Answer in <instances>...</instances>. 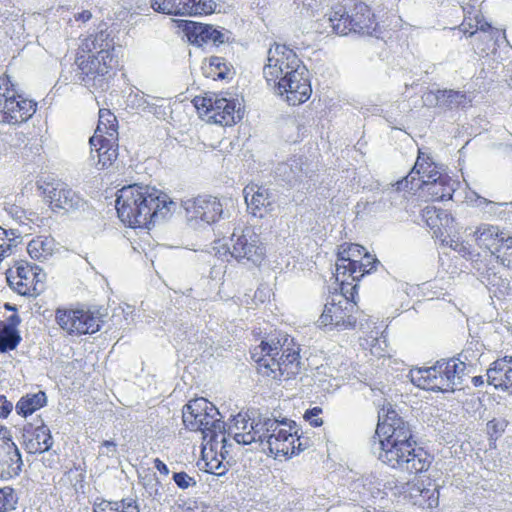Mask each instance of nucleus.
<instances>
[{"mask_svg":"<svg viewBox=\"0 0 512 512\" xmlns=\"http://www.w3.org/2000/svg\"><path fill=\"white\" fill-rule=\"evenodd\" d=\"M263 76L278 95H286L290 105L304 103L311 95L307 68L296 52L285 44L275 42L270 46Z\"/></svg>","mask_w":512,"mask_h":512,"instance_id":"1","label":"nucleus"},{"mask_svg":"<svg viewBox=\"0 0 512 512\" xmlns=\"http://www.w3.org/2000/svg\"><path fill=\"white\" fill-rule=\"evenodd\" d=\"M176 203L167 194L148 185L132 184L117 192L119 219L131 228H150L171 214Z\"/></svg>","mask_w":512,"mask_h":512,"instance_id":"2","label":"nucleus"},{"mask_svg":"<svg viewBox=\"0 0 512 512\" xmlns=\"http://www.w3.org/2000/svg\"><path fill=\"white\" fill-rule=\"evenodd\" d=\"M257 369L263 376L275 380H288L302 370L300 345L287 333L270 335L251 352Z\"/></svg>","mask_w":512,"mask_h":512,"instance_id":"3","label":"nucleus"},{"mask_svg":"<svg viewBox=\"0 0 512 512\" xmlns=\"http://www.w3.org/2000/svg\"><path fill=\"white\" fill-rule=\"evenodd\" d=\"M466 364L458 358L437 361L428 368L411 371V381L424 390L450 392L462 384Z\"/></svg>","mask_w":512,"mask_h":512,"instance_id":"4","label":"nucleus"},{"mask_svg":"<svg viewBox=\"0 0 512 512\" xmlns=\"http://www.w3.org/2000/svg\"><path fill=\"white\" fill-rule=\"evenodd\" d=\"M416 442L389 443L379 441L378 459L394 469L418 474L426 471L431 458L422 448H415Z\"/></svg>","mask_w":512,"mask_h":512,"instance_id":"5","label":"nucleus"},{"mask_svg":"<svg viewBox=\"0 0 512 512\" xmlns=\"http://www.w3.org/2000/svg\"><path fill=\"white\" fill-rule=\"evenodd\" d=\"M326 21L333 32L338 35H347L348 32L371 34L375 29L374 16L370 8L363 2L355 3L350 12L341 4L331 8Z\"/></svg>","mask_w":512,"mask_h":512,"instance_id":"6","label":"nucleus"},{"mask_svg":"<svg viewBox=\"0 0 512 512\" xmlns=\"http://www.w3.org/2000/svg\"><path fill=\"white\" fill-rule=\"evenodd\" d=\"M36 107V102L18 94L8 76L0 77V124H22L34 115Z\"/></svg>","mask_w":512,"mask_h":512,"instance_id":"7","label":"nucleus"},{"mask_svg":"<svg viewBox=\"0 0 512 512\" xmlns=\"http://www.w3.org/2000/svg\"><path fill=\"white\" fill-rule=\"evenodd\" d=\"M184 425L191 431H200L203 439L207 440L210 448L215 453H219L222 459L229 455V448L232 443L226 438L225 422L221 420V415L206 411L195 416L188 415L184 420Z\"/></svg>","mask_w":512,"mask_h":512,"instance_id":"8","label":"nucleus"},{"mask_svg":"<svg viewBox=\"0 0 512 512\" xmlns=\"http://www.w3.org/2000/svg\"><path fill=\"white\" fill-rule=\"evenodd\" d=\"M193 103L200 114L207 116L209 122L221 126H232L243 117L241 104L235 99L211 94L195 97Z\"/></svg>","mask_w":512,"mask_h":512,"instance_id":"9","label":"nucleus"},{"mask_svg":"<svg viewBox=\"0 0 512 512\" xmlns=\"http://www.w3.org/2000/svg\"><path fill=\"white\" fill-rule=\"evenodd\" d=\"M77 65L76 79L90 91H104L108 88L109 70L111 62L101 60L95 54L78 55L75 61Z\"/></svg>","mask_w":512,"mask_h":512,"instance_id":"10","label":"nucleus"},{"mask_svg":"<svg viewBox=\"0 0 512 512\" xmlns=\"http://www.w3.org/2000/svg\"><path fill=\"white\" fill-rule=\"evenodd\" d=\"M227 249L231 257L238 262H247L255 266L260 265L265 256L260 236L251 227H245L240 234L234 232Z\"/></svg>","mask_w":512,"mask_h":512,"instance_id":"11","label":"nucleus"},{"mask_svg":"<svg viewBox=\"0 0 512 512\" xmlns=\"http://www.w3.org/2000/svg\"><path fill=\"white\" fill-rule=\"evenodd\" d=\"M61 329L70 335L93 334L100 330L103 320L99 312L83 309H61L55 313Z\"/></svg>","mask_w":512,"mask_h":512,"instance_id":"12","label":"nucleus"},{"mask_svg":"<svg viewBox=\"0 0 512 512\" xmlns=\"http://www.w3.org/2000/svg\"><path fill=\"white\" fill-rule=\"evenodd\" d=\"M45 273L36 265L27 262H19L15 267V273L9 270L7 281L9 286L22 296H36L43 290Z\"/></svg>","mask_w":512,"mask_h":512,"instance_id":"13","label":"nucleus"},{"mask_svg":"<svg viewBox=\"0 0 512 512\" xmlns=\"http://www.w3.org/2000/svg\"><path fill=\"white\" fill-rule=\"evenodd\" d=\"M44 195L49 201L50 208L54 211L74 213L85 211L87 202L66 183H47Z\"/></svg>","mask_w":512,"mask_h":512,"instance_id":"14","label":"nucleus"},{"mask_svg":"<svg viewBox=\"0 0 512 512\" xmlns=\"http://www.w3.org/2000/svg\"><path fill=\"white\" fill-rule=\"evenodd\" d=\"M355 303L349 302L347 298H342L335 302H327L324 305L322 314L317 324L319 327L336 328L337 330H350L356 326V317L353 316Z\"/></svg>","mask_w":512,"mask_h":512,"instance_id":"15","label":"nucleus"},{"mask_svg":"<svg viewBox=\"0 0 512 512\" xmlns=\"http://www.w3.org/2000/svg\"><path fill=\"white\" fill-rule=\"evenodd\" d=\"M187 220L197 224L201 222L206 225L215 223L223 217V204L217 197L198 196L183 202Z\"/></svg>","mask_w":512,"mask_h":512,"instance_id":"16","label":"nucleus"},{"mask_svg":"<svg viewBox=\"0 0 512 512\" xmlns=\"http://www.w3.org/2000/svg\"><path fill=\"white\" fill-rule=\"evenodd\" d=\"M385 414V419L378 423L376 433L383 437L380 441H389V443L414 442L412 440V430L410 424L402 417L398 416L395 410L384 408L379 412V421Z\"/></svg>","mask_w":512,"mask_h":512,"instance_id":"17","label":"nucleus"},{"mask_svg":"<svg viewBox=\"0 0 512 512\" xmlns=\"http://www.w3.org/2000/svg\"><path fill=\"white\" fill-rule=\"evenodd\" d=\"M295 427L296 423L292 420H288V425L278 429L277 434H270L267 440V450L269 453L277 457L294 454L296 448L298 451L304 450V448L301 447L300 436Z\"/></svg>","mask_w":512,"mask_h":512,"instance_id":"18","label":"nucleus"},{"mask_svg":"<svg viewBox=\"0 0 512 512\" xmlns=\"http://www.w3.org/2000/svg\"><path fill=\"white\" fill-rule=\"evenodd\" d=\"M275 173L278 178L290 186H302L303 189L310 188L309 182L313 176V171L309 169L306 160L301 156L279 163Z\"/></svg>","mask_w":512,"mask_h":512,"instance_id":"19","label":"nucleus"},{"mask_svg":"<svg viewBox=\"0 0 512 512\" xmlns=\"http://www.w3.org/2000/svg\"><path fill=\"white\" fill-rule=\"evenodd\" d=\"M438 175H442V173L438 170L437 165L431 161L429 156H425L424 153L419 152L418 158L408 175L397 181L394 185L398 191H417L420 189L417 182L421 180H433V178H437Z\"/></svg>","mask_w":512,"mask_h":512,"instance_id":"20","label":"nucleus"},{"mask_svg":"<svg viewBox=\"0 0 512 512\" xmlns=\"http://www.w3.org/2000/svg\"><path fill=\"white\" fill-rule=\"evenodd\" d=\"M183 31L185 32L189 42L198 47H202L207 44L218 46L226 41L225 34L210 24L187 21L184 25Z\"/></svg>","mask_w":512,"mask_h":512,"instance_id":"21","label":"nucleus"},{"mask_svg":"<svg viewBox=\"0 0 512 512\" xmlns=\"http://www.w3.org/2000/svg\"><path fill=\"white\" fill-rule=\"evenodd\" d=\"M244 198L250 213L258 218H263L274 210L275 196L267 188L247 186L244 188Z\"/></svg>","mask_w":512,"mask_h":512,"instance_id":"22","label":"nucleus"},{"mask_svg":"<svg viewBox=\"0 0 512 512\" xmlns=\"http://www.w3.org/2000/svg\"><path fill=\"white\" fill-rule=\"evenodd\" d=\"M117 140L104 137L102 134L90 138L91 158H97V165H100L101 169L109 167L117 159Z\"/></svg>","mask_w":512,"mask_h":512,"instance_id":"23","label":"nucleus"},{"mask_svg":"<svg viewBox=\"0 0 512 512\" xmlns=\"http://www.w3.org/2000/svg\"><path fill=\"white\" fill-rule=\"evenodd\" d=\"M488 383L495 388L512 387V356H504L494 361L487 370Z\"/></svg>","mask_w":512,"mask_h":512,"instance_id":"24","label":"nucleus"},{"mask_svg":"<svg viewBox=\"0 0 512 512\" xmlns=\"http://www.w3.org/2000/svg\"><path fill=\"white\" fill-rule=\"evenodd\" d=\"M418 187L430 196L433 201L451 199L454 191L450 178L447 175H438L433 180H421L417 182Z\"/></svg>","mask_w":512,"mask_h":512,"instance_id":"25","label":"nucleus"},{"mask_svg":"<svg viewBox=\"0 0 512 512\" xmlns=\"http://www.w3.org/2000/svg\"><path fill=\"white\" fill-rule=\"evenodd\" d=\"M114 50L113 40L106 31H100L93 38H88L82 44V51L88 54L99 56L101 60L113 61L112 51Z\"/></svg>","mask_w":512,"mask_h":512,"instance_id":"26","label":"nucleus"},{"mask_svg":"<svg viewBox=\"0 0 512 512\" xmlns=\"http://www.w3.org/2000/svg\"><path fill=\"white\" fill-rule=\"evenodd\" d=\"M470 230L471 235L477 245L481 248L489 250L492 254L496 250L497 245L502 241V237L505 236L503 232H500L497 226L491 224H481L474 231L471 228L466 229V232Z\"/></svg>","mask_w":512,"mask_h":512,"instance_id":"27","label":"nucleus"},{"mask_svg":"<svg viewBox=\"0 0 512 512\" xmlns=\"http://www.w3.org/2000/svg\"><path fill=\"white\" fill-rule=\"evenodd\" d=\"M21 453L15 443L7 445V451L0 459V479L9 480L18 476L22 470Z\"/></svg>","mask_w":512,"mask_h":512,"instance_id":"28","label":"nucleus"},{"mask_svg":"<svg viewBox=\"0 0 512 512\" xmlns=\"http://www.w3.org/2000/svg\"><path fill=\"white\" fill-rule=\"evenodd\" d=\"M253 430V420L241 413L233 417L229 425L226 437H232L237 444L249 445L254 443V437L251 435Z\"/></svg>","mask_w":512,"mask_h":512,"instance_id":"29","label":"nucleus"},{"mask_svg":"<svg viewBox=\"0 0 512 512\" xmlns=\"http://www.w3.org/2000/svg\"><path fill=\"white\" fill-rule=\"evenodd\" d=\"M364 247L358 244H351L348 250H343L339 253L337 270L344 269V273L348 272L353 280H359L361 274V263L360 261L353 259L352 257L357 254H361L364 251Z\"/></svg>","mask_w":512,"mask_h":512,"instance_id":"30","label":"nucleus"},{"mask_svg":"<svg viewBox=\"0 0 512 512\" xmlns=\"http://www.w3.org/2000/svg\"><path fill=\"white\" fill-rule=\"evenodd\" d=\"M53 446V438L49 428L40 420V425L36 426L33 432V438L26 443L29 453L48 452Z\"/></svg>","mask_w":512,"mask_h":512,"instance_id":"31","label":"nucleus"},{"mask_svg":"<svg viewBox=\"0 0 512 512\" xmlns=\"http://www.w3.org/2000/svg\"><path fill=\"white\" fill-rule=\"evenodd\" d=\"M422 216L427 226L433 230L436 236L442 234V228L446 229L453 222V218L447 211L436 207H426Z\"/></svg>","mask_w":512,"mask_h":512,"instance_id":"32","label":"nucleus"},{"mask_svg":"<svg viewBox=\"0 0 512 512\" xmlns=\"http://www.w3.org/2000/svg\"><path fill=\"white\" fill-rule=\"evenodd\" d=\"M46 403L47 396L45 392L38 391L37 393L22 396L16 403L15 410L18 415L27 417L32 415L38 409L44 407Z\"/></svg>","mask_w":512,"mask_h":512,"instance_id":"33","label":"nucleus"},{"mask_svg":"<svg viewBox=\"0 0 512 512\" xmlns=\"http://www.w3.org/2000/svg\"><path fill=\"white\" fill-rule=\"evenodd\" d=\"M54 240L47 236H38L32 239L27 246L28 254L36 260H46L52 255Z\"/></svg>","mask_w":512,"mask_h":512,"instance_id":"34","label":"nucleus"},{"mask_svg":"<svg viewBox=\"0 0 512 512\" xmlns=\"http://www.w3.org/2000/svg\"><path fill=\"white\" fill-rule=\"evenodd\" d=\"M116 116L108 109L99 110L98 125L94 135L102 134L104 137L118 139Z\"/></svg>","mask_w":512,"mask_h":512,"instance_id":"35","label":"nucleus"},{"mask_svg":"<svg viewBox=\"0 0 512 512\" xmlns=\"http://www.w3.org/2000/svg\"><path fill=\"white\" fill-rule=\"evenodd\" d=\"M274 425L273 422L269 420V417L259 416L256 419H253V430L252 436L254 437V443H259V446L262 450H267V440L270 437L269 427L271 428Z\"/></svg>","mask_w":512,"mask_h":512,"instance_id":"36","label":"nucleus"},{"mask_svg":"<svg viewBox=\"0 0 512 512\" xmlns=\"http://www.w3.org/2000/svg\"><path fill=\"white\" fill-rule=\"evenodd\" d=\"M440 107L458 108L465 107L470 100L464 91L445 89L440 91Z\"/></svg>","mask_w":512,"mask_h":512,"instance_id":"37","label":"nucleus"},{"mask_svg":"<svg viewBox=\"0 0 512 512\" xmlns=\"http://www.w3.org/2000/svg\"><path fill=\"white\" fill-rule=\"evenodd\" d=\"M184 15H208L212 14L216 8L214 0H184Z\"/></svg>","mask_w":512,"mask_h":512,"instance_id":"38","label":"nucleus"},{"mask_svg":"<svg viewBox=\"0 0 512 512\" xmlns=\"http://www.w3.org/2000/svg\"><path fill=\"white\" fill-rule=\"evenodd\" d=\"M152 8L159 13L184 15V0H152Z\"/></svg>","mask_w":512,"mask_h":512,"instance_id":"39","label":"nucleus"},{"mask_svg":"<svg viewBox=\"0 0 512 512\" xmlns=\"http://www.w3.org/2000/svg\"><path fill=\"white\" fill-rule=\"evenodd\" d=\"M206 411H211L214 414H218V409L209 401L204 398H196L189 401L183 408V421L186 420V416L195 414H202Z\"/></svg>","mask_w":512,"mask_h":512,"instance_id":"40","label":"nucleus"},{"mask_svg":"<svg viewBox=\"0 0 512 512\" xmlns=\"http://www.w3.org/2000/svg\"><path fill=\"white\" fill-rule=\"evenodd\" d=\"M21 341L18 330L0 327V352L5 353L16 349Z\"/></svg>","mask_w":512,"mask_h":512,"instance_id":"41","label":"nucleus"},{"mask_svg":"<svg viewBox=\"0 0 512 512\" xmlns=\"http://www.w3.org/2000/svg\"><path fill=\"white\" fill-rule=\"evenodd\" d=\"M500 260V262L508 267H512V236L502 237V241L497 245L496 250L493 252Z\"/></svg>","mask_w":512,"mask_h":512,"instance_id":"42","label":"nucleus"},{"mask_svg":"<svg viewBox=\"0 0 512 512\" xmlns=\"http://www.w3.org/2000/svg\"><path fill=\"white\" fill-rule=\"evenodd\" d=\"M18 497L11 487L0 488V512H9L16 508Z\"/></svg>","mask_w":512,"mask_h":512,"instance_id":"43","label":"nucleus"},{"mask_svg":"<svg viewBox=\"0 0 512 512\" xmlns=\"http://www.w3.org/2000/svg\"><path fill=\"white\" fill-rule=\"evenodd\" d=\"M209 67L214 78L225 79L229 68L223 58L213 56L209 59Z\"/></svg>","mask_w":512,"mask_h":512,"instance_id":"44","label":"nucleus"},{"mask_svg":"<svg viewBox=\"0 0 512 512\" xmlns=\"http://www.w3.org/2000/svg\"><path fill=\"white\" fill-rule=\"evenodd\" d=\"M507 427V421L503 418H494L490 420L487 425V434L490 437V440L498 439Z\"/></svg>","mask_w":512,"mask_h":512,"instance_id":"45","label":"nucleus"},{"mask_svg":"<svg viewBox=\"0 0 512 512\" xmlns=\"http://www.w3.org/2000/svg\"><path fill=\"white\" fill-rule=\"evenodd\" d=\"M114 512H140L137 500L133 498H125L120 501H114Z\"/></svg>","mask_w":512,"mask_h":512,"instance_id":"46","label":"nucleus"},{"mask_svg":"<svg viewBox=\"0 0 512 512\" xmlns=\"http://www.w3.org/2000/svg\"><path fill=\"white\" fill-rule=\"evenodd\" d=\"M152 96L146 95L141 91H138L136 93H131L128 96V101L133 107L142 109L145 111L147 107L149 106V101Z\"/></svg>","mask_w":512,"mask_h":512,"instance_id":"47","label":"nucleus"},{"mask_svg":"<svg viewBox=\"0 0 512 512\" xmlns=\"http://www.w3.org/2000/svg\"><path fill=\"white\" fill-rule=\"evenodd\" d=\"M143 486H144L145 490L147 491V493L149 494V496H151L153 498H157L161 495V493H160L161 483L155 474L152 476H149V477H145Z\"/></svg>","mask_w":512,"mask_h":512,"instance_id":"48","label":"nucleus"},{"mask_svg":"<svg viewBox=\"0 0 512 512\" xmlns=\"http://www.w3.org/2000/svg\"><path fill=\"white\" fill-rule=\"evenodd\" d=\"M173 480L178 488L188 489L189 487L196 486V480L189 476L186 472H175L173 474Z\"/></svg>","mask_w":512,"mask_h":512,"instance_id":"49","label":"nucleus"},{"mask_svg":"<svg viewBox=\"0 0 512 512\" xmlns=\"http://www.w3.org/2000/svg\"><path fill=\"white\" fill-rule=\"evenodd\" d=\"M361 263V274L360 277H363L365 274H369L376 264H379V261L371 256L368 252L365 251L364 256L360 260Z\"/></svg>","mask_w":512,"mask_h":512,"instance_id":"50","label":"nucleus"},{"mask_svg":"<svg viewBox=\"0 0 512 512\" xmlns=\"http://www.w3.org/2000/svg\"><path fill=\"white\" fill-rule=\"evenodd\" d=\"M321 412H322L321 408L314 407L313 409L308 410L305 413L304 418L314 427L321 426L323 423L322 419L319 417Z\"/></svg>","mask_w":512,"mask_h":512,"instance_id":"51","label":"nucleus"},{"mask_svg":"<svg viewBox=\"0 0 512 512\" xmlns=\"http://www.w3.org/2000/svg\"><path fill=\"white\" fill-rule=\"evenodd\" d=\"M100 455L114 457L117 453V445L114 441L105 440L100 448Z\"/></svg>","mask_w":512,"mask_h":512,"instance_id":"52","label":"nucleus"},{"mask_svg":"<svg viewBox=\"0 0 512 512\" xmlns=\"http://www.w3.org/2000/svg\"><path fill=\"white\" fill-rule=\"evenodd\" d=\"M475 20H476V31H472L470 32V36H473L475 35V33L479 30L483 33H486V32H489V37L492 39L493 38V35L492 34H496L497 33V30H494L491 25L487 22H483L481 21L478 16L475 17Z\"/></svg>","mask_w":512,"mask_h":512,"instance_id":"53","label":"nucleus"},{"mask_svg":"<svg viewBox=\"0 0 512 512\" xmlns=\"http://www.w3.org/2000/svg\"><path fill=\"white\" fill-rule=\"evenodd\" d=\"M159 101H160L159 98L151 97V99L149 101V106L147 107V109L145 111L152 113L157 117L164 116L165 111L163 110L162 105L157 103Z\"/></svg>","mask_w":512,"mask_h":512,"instance_id":"54","label":"nucleus"},{"mask_svg":"<svg viewBox=\"0 0 512 512\" xmlns=\"http://www.w3.org/2000/svg\"><path fill=\"white\" fill-rule=\"evenodd\" d=\"M440 91L441 90H437V92H433V91L426 92L423 96L424 103L427 106H440V98H439Z\"/></svg>","mask_w":512,"mask_h":512,"instance_id":"55","label":"nucleus"},{"mask_svg":"<svg viewBox=\"0 0 512 512\" xmlns=\"http://www.w3.org/2000/svg\"><path fill=\"white\" fill-rule=\"evenodd\" d=\"M12 409L13 404L4 395H0V417L7 418Z\"/></svg>","mask_w":512,"mask_h":512,"instance_id":"56","label":"nucleus"},{"mask_svg":"<svg viewBox=\"0 0 512 512\" xmlns=\"http://www.w3.org/2000/svg\"><path fill=\"white\" fill-rule=\"evenodd\" d=\"M114 502L102 500L95 503L93 506V512H114Z\"/></svg>","mask_w":512,"mask_h":512,"instance_id":"57","label":"nucleus"},{"mask_svg":"<svg viewBox=\"0 0 512 512\" xmlns=\"http://www.w3.org/2000/svg\"><path fill=\"white\" fill-rule=\"evenodd\" d=\"M42 463L47 468H56L59 463V457L55 452L49 453L47 456L42 457Z\"/></svg>","mask_w":512,"mask_h":512,"instance_id":"58","label":"nucleus"},{"mask_svg":"<svg viewBox=\"0 0 512 512\" xmlns=\"http://www.w3.org/2000/svg\"><path fill=\"white\" fill-rule=\"evenodd\" d=\"M438 492L434 489L433 491L429 490V489H423L421 491V496L423 498H428V500H430L429 502V506H433V504L437 505L438 503Z\"/></svg>","mask_w":512,"mask_h":512,"instance_id":"59","label":"nucleus"},{"mask_svg":"<svg viewBox=\"0 0 512 512\" xmlns=\"http://www.w3.org/2000/svg\"><path fill=\"white\" fill-rule=\"evenodd\" d=\"M20 322V317L17 314H13L7 318L6 322L2 325V327L17 330V326L20 324Z\"/></svg>","mask_w":512,"mask_h":512,"instance_id":"60","label":"nucleus"},{"mask_svg":"<svg viewBox=\"0 0 512 512\" xmlns=\"http://www.w3.org/2000/svg\"><path fill=\"white\" fill-rule=\"evenodd\" d=\"M269 420L274 423V425H272L271 428L269 427V432H268L269 434H277V430L278 429H281L283 426L288 425V420L287 419H284L282 421H278L275 418H269Z\"/></svg>","mask_w":512,"mask_h":512,"instance_id":"61","label":"nucleus"},{"mask_svg":"<svg viewBox=\"0 0 512 512\" xmlns=\"http://www.w3.org/2000/svg\"><path fill=\"white\" fill-rule=\"evenodd\" d=\"M154 467L163 475H168L169 474V468L167 467V465L161 461L159 458H155L154 459Z\"/></svg>","mask_w":512,"mask_h":512,"instance_id":"62","label":"nucleus"},{"mask_svg":"<svg viewBox=\"0 0 512 512\" xmlns=\"http://www.w3.org/2000/svg\"><path fill=\"white\" fill-rule=\"evenodd\" d=\"M9 213L19 223H23L24 211L18 207H11Z\"/></svg>","mask_w":512,"mask_h":512,"instance_id":"63","label":"nucleus"},{"mask_svg":"<svg viewBox=\"0 0 512 512\" xmlns=\"http://www.w3.org/2000/svg\"><path fill=\"white\" fill-rule=\"evenodd\" d=\"M450 247L454 250L458 251L462 255H465L468 253V248L463 243H459L457 241L451 240Z\"/></svg>","mask_w":512,"mask_h":512,"instance_id":"64","label":"nucleus"}]
</instances>
